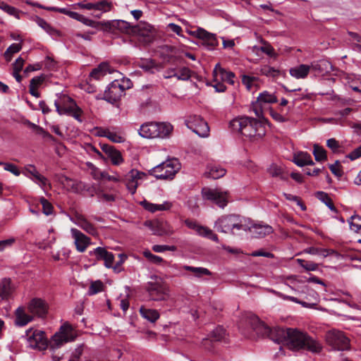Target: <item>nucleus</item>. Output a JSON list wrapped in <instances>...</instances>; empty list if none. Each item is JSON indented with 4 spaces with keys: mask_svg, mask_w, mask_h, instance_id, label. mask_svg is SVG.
Masks as SVG:
<instances>
[{
    "mask_svg": "<svg viewBox=\"0 0 361 361\" xmlns=\"http://www.w3.org/2000/svg\"><path fill=\"white\" fill-rule=\"evenodd\" d=\"M230 126L233 130L250 138H261L265 135V129L262 123L257 119L248 116L233 119L230 122Z\"/></svg>",
    "mask_w": 361,
    "mask_h": 361,
    "instance_id": "f03ea898",
    "label": "nucleus"
},
{
    "mask_svg": "<svg viewBox=\"0 0 361 361\" xmlns=\"http://www.w3.org/2000/svg\"><path fill=\"white\" fill-rule=\"evenodd\" d=\"M276 334L277 338H275V343H282L291 350H306L313 353H319L322 349L318 341L297 329L281 328Z\"/></svg>",
    "mask_w": 361,
    "mask_h": 361,
    "instance_id": "f257e3e1",
    "label": "nucleus"
},
{
    "mask_svg": "<svg viewBox=\"0 0 361 361\" xmlns=\"http://www.w3.org/2000/svg\"><path fill=\"white\" fill-rule=\"evenodd\" d=\"M34 320L33 315L26 312L24 307H18L15 311V324L24 326Z\"/></svg>",
    "mask_w": 361,
    "mask_h": 361,
    "instance_id": "393cba45",
    "label": "nucleus"
},
{
    "mask_svg": "<svg viewBox=\"0 0 361 361\" xmlns=\"http://www.w3.org/2000/svg\"><path fill=\"white\" fill-rule=\"evenodd\" d=\"M74 340L72 327L68 324L61 326L59 330L54 334L50 341L51 348H59L64 343Z\"/></svg>",
    "mask_w": 361,
    "mask_h": 361,
    "instance_id": "9b49d317",
    "label": "nucleus"
},
{
    "mask_svg": "<svg viewBox=\"0 0 361 361\" xmlns=\"http://www.w3.org/2000/svg\"><path fill=\"white\" fill-rule=\"evenodd\" d=\"M45 77L44 75L35 76L31 79L29 87L38 88L44 81Z\"/></svg>",
    "mask_w": 361,
    "mask_h": 361,
    "instance_id": "680f3d73",
    "label": "nucleus"
},
{
    "mask_svg": "<svg viewBox=\"0 0 361 361\" xmlns=\"http://www.w3.org/2000/svg\"><path fill=\"white\" fill-rule=\"evenodd\" d=\"M56 111L59 115L66 114L76 108L77 104L66 94H61L59 100L54 102Z\"/></svg>",
    "mask_w": 361,
    "mask_h": 361,
    "instance_id": "a211bd4d",
    "label": "nucleus"
},
{
    "mask_svg": "<svg viewBox=\"0 0 361 361\" xmlns=\"http://www.w3.org/2000/svg\"><path fill=\"white\" fill-rule=\"evenodd\" d=\"M16 242L14 238H10L6 240H0V252H3L5 249L11 247Z\"/></svg>",
    "mask_w": 361,
    "mask_h": 361,
    "instance_id": "0e129e2a",
    "label": "nucleus"
},
{
    "mask_svg": "<svg viewBox=\"0 0 361 361\" xmlns=\"http://www.w3.org/2000/svg\"><path fill=\"white\" fill-rule=\"evenodd\" d=\"M109 65L106 63H102L91 71L90 77L99 80L106 74Z\"/></svg>",
    "mask_w": 361,
    "mask_h": 361,
    "instance_id": "c9c22d12",
    "label": "nucleus"
},
{
    "mask_svg": "<svg viewBox=\"0 0 361 361\" xmlns=\"http://www.w3.org/2000/svg\"><path fill=\"white\" fill-rule=\"evenodd\" d=\"M278 98L274 93L264 90L260 92L255 102H252V109L258 118L263 116V109L266 105L275 104Z\"/></svg>",
    "mask_w": 361,
    "mask_h": 361,
    "instance_id": "9d476101",
    "label": "nucleus"
},
{
    "mask_svg": "<svg viewBox=\"0 0 361 361\" xmlns=\"http://www.w3.org/2000/svg\"><path fill=\"white\" fill-rule=\"evenodd\" d=\"M36 23L45 30L49 35L51 36H57L59 35V31L54 28L50 24H49L45 20L38 16H36Z\"/></svg>",
    "mask_w": 361,
    "mask_h": 361,
    "instance_id": "e433bc0d",
    "label": "nucleus"
},
{
    "mask_svg": "<svg viewBox=\"0 0 361 361\" xmlns=\"http://www.w3.org/2000/svg\"><path fill=\"white\" fill-rule=\"evenodd\" d=\"M30 331H27L30 332ZM27 339L28 344L32 348H37L40 350H45L48 347V340L45 337V334L42 331L36 330L29 335Z\"/></svg>",
    "mask_w": 361,
    "mask_h": 361,
    "instance_id": "6ab92c4d",
    "label": "nucleus"
},
{
    "mask_svg": "<svg viewBox=\"0 0 361 361\" xmlns=\"http://www.w3.org/2000/svg\"><path fill=\"white\" fill-rule=\"evenodd\" d=\"M315 196L324 204H325L332 212L335 213L338 212L337 209L333 203L332 199L326 192L323 191H318L316 192Z\"/></svg>",
    "mask_w": 361,
    "mask_h": 361,
    "instance_id": "f704fd0d",
    "label": "nucleus"
},
{
    "mask_svg": "<svg viewBox=\"0 0 361 361\" xmlns=\"http://www.w3.org/2000/svg\"><path fill=\"white\" fill-rule=\"evenodd\" d=\"M25 3L27 4V5L35 6V7H37L39 8L47 10V11H56V12H59L60 13L65 14V15L69 16L70 18L75 19L80 22L82 21V20L84 17L83 15L80 14L75 11H69L66 8H57V7H54V6H45L44 5H42L39 3H37V2H32L31 0H25Z\"/></svg>",
    "mask_w": 361,
    "mask_h": 361,
    "instance_id": "f3484780",
    "label": "nucleus"
},
{
    "mask_svg": "<svg viewBox=\"0 0 361 361\" xmlns=\"http://www.w3.org/2000/svg\"><path fill=\"white\" fill-rule=\"evenodd\" d=\"M125 87L120 82L117 80L111 82L102 95H98L97 99H104L107 102L114 104H116L121 97L124 94Z\"/></svg>",
    "mask_w": 361,
    "mask_h": 361,
    "instance_id": "6e6552de",
    "label": "nucleus"
},
{
    "mask_svg": "<svg viewBox=\"0 0 361 361\" xmlns=\"http://www.w3.org/2000/svg\"><path fill=\"white\" fill-rule=\"evenodd\" d=\"M329 169L331 173L336 176L340 178L343 176V171L341 169V165L338 160H336L335 164L329 165Z\"/></svg>",
    "mask_w": 361,
    "mask_h": 361,
    "instance_id": "052dcab7",
    "label": "nucleus"
},
{
    "mask_svg": "<svg viewBox=\"0 0 361 361\" xmlns=\"http://www.w3.org/2000/svg\"><path fill=\"white\" fill-rule=\"evenodd\" d=\"M247 226L248 228L244 231H249L253 238H262L274 232L273 228L268 224H252L250 219H247Z\"/></svg>",
    "mask_w": 361,
    "mask_h": 361,
    "instance_id": "dca6fc26",
    "label": "nucleus"
},
{
    "mask_svg": "<svg viewBox=\"0 0 361 361\" xmlns=\"http://www.w3.org/2000/svg\"><path fill=\"white\" fill-rule=\"evenodd\" d=\"M259 72L262 75L267 77L275 78L279 75L280 71L268 65L261 66Z\"/></svg>",
    "mask_w": 361,
    "mask_h": 361,
    "instance_id": "79ce46f5",
    "label": "nucleus"
},
{
    "mask_svg": "<svg viewBox=\"0 0 361 361\" xmlns=\"http://www.w3.org/2000/svg\"><path fill=\"white\" fill-rule=\"evenodd\" d=\"M29 313L33 315V318L44 319L48 314L49 306L47 302L38 298H32L27 305Z\"/></svg>",
    "mask_w": 361,
    "mask_h": 361,
    "instance_id": "4468645a",
    "label": "nucleus"
},
{
    "mask_svg": "<svg viewBox=\"0 0 361 361\" xmlns=\"http://www.w3.org/2000/svg\"><path fill=\"white\" fill-rule=\"evenodd\" d=\"M143 255L149 260V262L154 264H161L164 262L162 257L152 254L149 250L144 251Z\"/></svg>",
    "mask_w": 361,
    "mask_h": 361,
    "instance_id": "864d4df0",
    "label": "nucleus"
},
{
    "mask_svg": "<svg viewBox=\"0 0 361 361\" xmlns=\"http://www.w3.org/2000/svg\"><path fill=\"white\" fill-rule=\"evenodd\" d=\"M248 322L258 336L262 338L267 337L274 342H275V338H277L276 332L281 329L279 326L270 328L263 322L260 321L259 317L255 315L250 316Z\"/></svg>",
    "mask_w": 361,
    "mask_h": 361,
    "instance_id": "0eeeda50",
    "label": "nucleus"
},
{
    "mask_svg": "<svg viewBox=\"0 0 361 361\" xmlns=\"http://www.w3.org/2000/svg\"><path fill=\"white\" fill-rule=\"evenodd\" d=\"M326 343L335 350H346L350 348V340L343 332L330 331L326 336Z\"/></svg>",
    "mask_w": 361,
    "mask_h": 361,
    "instance_id": "1a4fd4ad",
    "label": "nucleus"
},
{
    "mask_svg": "<svg viewBox=\"0 0 361 361\" xmlns=\"http://www.w3.org/2000/svg\"><path fill=\"white\" fill-rule=\"evenodd\" d=\"M200 231H202L201 236L207 238L216 243L219 242V238L216 234H215L210 228L208 227L200 228Z\"/></svg>",
    "mask_w": 361,
    "mask_h": 361,
    "instance_id": "5fc2aeb1",
    "label": "nucleus"
},
{
    "mask_svg": "<svg viewBox=\"0 0 361 361\" xmlns=\"http://www.w3.org/2000/svg\"><path fill=\"white\" fill-rule=\"evenodd\" d=\"M173 130V126L169 123L147 122L143 123L139 129V135L147 139L168 137Z\"/></svg>",
    "mask_w": 361,
    "mask_h": 361,
    "instance_id": "39448f33",
    "label": "nucleus"
},
{
    "mask_svg": "<svg viewBox=\"0 0 361 361\" xmlns=\"http://www.w3.org/2000/svg\"><path fill=\"white\" fill-rule=\"evenodd\" d=\"M269 114L276 121L280 123H283L286 121V119L284 116H283L280 113L277 112L276 111L274 110L271 108H269Z\"/></svg>",
    "mask_w": 361,
    "mask_h": 361,
    "instance_id": "69168bd1",
    "label": "nucleus"
},
{
    "mask_svg": "<svg viewBox=\"0 0 361 361\" xmlns=\"http://www.w3.org/2000/svg\"><path fill=\"white\" fill-rule=\"evenodd\" d=\"M310 66V69L318 74L325 75L333 70L331 62L326 59H321L313 61Z\"/></svg>",
    "mask_w": 361,
    "mask_h": 361,
    "instance_id": "bb28decb",
    "label": "nucleus"
},
{
    "mask_svg": "<svg viewBox=\"0 0 361 361\" xmlns=\"http://www.w3.org/2000/svg\"><path fill=\"white\" fill-rule=\"evenodd\" d=\"M145 173L136 169L130 170L125 176L126 185L128 191L132 194L136 192L137 188V180L141 179Z\"/></svg>",
    "mask_w": 361,
    "mask_h": 361,
    "instance_id": "412c9836",
    "label": "nucleus"
},
{
    "mask_svg": "<svg viewBox=\"0 0 361 361\" xmlns=\"http://www.w3.org/2000/svg\"><path fill=\"white\" fill-rule=\"evenodd\" d=\"M100 147L104 154L96 148L94 151L103 159H109L113 165L118 166L123 162V158L119 150L115 147L108 144H100Z\"/></svg>",
    "mask_w": 361,
    "mask_h": 361,
    "instance_id": "ddd939ff",
    "label": "nucleus"
},
{
    "mask_svg": "<svg viewBox=\"0 0 361 361\" xmlns=\"http://www.w3.org/2000/svg\"><path fill=\"white\" fill-rule=\"evenodd\" d=\"M350 228L355 233H360L361 231V216L353 215L348 220Z\"/></svg>",
    "mask_w": 361,
    "mask_h": 361,
    "instance_id": "a19ab883",
    "label": "nucleus"
},
{
    "mask_svg": "<svg viewBox=\"0 0 361 361\" xmlns=\"http://www.w3.org/2000/svg\"><path fill=\"white\" fill-rule=\"evenodd\" d=\"M140 313L143 318L152 323L155 322L160 317V314L157 310L147 309L144 307H140Z\"/></svg>",
    "mask_w": 361,
    "mask_h": 361,
    "instance_id": "72a5a7b5",
    "label": "nucleus"
},
{
    "mask_svg": "<svg viewBox=\"0 0 361 361\" xmlns=\"http://www.w3.org/2000/svg\"><path fill=\"white\" fill-rule=\"evenodd\" d=\"M298 264L307 271H316L318 269V264L313 262H307L302 259H297Z\"/></svg>",
    "mask_w": 361,
    "mask_h": 361,
    "instance_id": "3c124183",
    "label": "nucleus"
},
{
    "mask_svg": "<svg viewBox=\"0 0 361 361\" xmlns=\"http://www.w3.org/2000/svg\"><path fill=\"white\" fill-rule=\"evenodd\" d=\"M22 49V45L19 43H13L10 45L4 53V57L7 61H11L13 54L19 52Z\"/></svg>",
    "mask_w": 361,
    "mask_h": 361,
    "instance_id": "37998d69",
    "label": "nucleus"
},
{
    "mask_svg": "<svg viewBox=\"0 0 361 361\" xmlns=\"http://www.w3.org/2000/svg\"><path fill=\"white\" fill-rule=\"evenodd\" d=\"M258 80V78L255 76H250L247 75H242V83L248 90H252V87L255 85Z\"/></svg>",
    "mask_w": 361,
    "mask_h": 361,
    "instance_id": "8fccbe9b",
    "label": "nucleus"
},
{
    "mask_svg": "<svg viewBox=\"0 0 361 361\" xmlns=\"http://www.w3.org/2000/svg\"><path fill=\"white\" fill-rule=\"evenodd\" d=\"M226 169L219 166H213L209 171V177L214 179H218L223 177L226 174Z\"/></svg>",
    "mask_w": 361,
    "mask_h": 361,
    "instance_id": "49530a36",
    "label": "nucleus"
},
{
    "mask_svg": "<svg viewBox=\"0 0 361 361\" xmlns=\"http://www.w3.org/2000/svg\"><path fill=\"white\" fill-rule=\"evenodd\" d=\"M293 161L297 166L302 167L306 165H314L311 155L307 152H300L295 154L293 157Z\"/></svg>",
    "mask_w": 361,
    "mask_h": 361,
    "instance_id": "7c9ffc66",
    "label": "nucleus"
},
{
    "mask_svg": "<svg viewBox=\"0 0 361 361\" xmlns=\"http://www.w3.org/2000/svg\"><path fill=\"white\" fill-rule=\"evenodd\" d=\"M226 336V329L221 326H217L211 333L212 339L215 341H221L225 339Z\"/></svg>",
    "mask_w": 361,
    "mask_h": 361,
    "instance_id": "c03bdc74",
    "label": "nucleus"
},
{
    "mask_svg": "<svg viewBox=\"0 0 361 361\" xmlns=\"http://www.w3.org/2000/svg\"><path fill=\"white\" fill-rule=\"evenodd\" d=\"M213 74L214 77H220L221 80L227 82L231 85L234 84L233 78H235V74L231 71H227L222 68L219 63L216 65Z\"/></svg>",
    "mask_w": 361,
    "mask_h": 361,
    "instance_id": "c756f323",
    "label": "nucleus"
},
{
    "mask_svg": "<svg viewBox=\"0 0 361 361\" xmlns=\"http://www.w3.org/2000/svg\"><path fill=\"white\" fill-rule=\"evenodd\" d=\"M138 66L145 71L152 72V69L156 67V63L151 59H141L138 63Z\"/></svg>",
    "mask_w": 361,
    "mask_h": 361,
    "instance_id": "de8ad7c7",
    "label": "nucleus"
},
{
    "mask_svg": "<svg viewBox=\"0 0 361 361\" xmlns=\"http://www.w3.org/2000/svg\"><path fill=\"white\" fill-rule=\"evenodd\" d=\"M71 233L74 239L77 250L80 252H85L87 246L90 244V238L77 228H71Z\"/></svg>",
    "mask_w": 361,
    "mask_h": 361,
    "instance_id": "4be33fe9",
    "label": "nucleus"
},
{
    "mask_svg": "<svg viewBox=\"0 0 361 361\" xmlns=\"http://www.w3.org/2000/svg\"><path fill=\"white\" fill-rule=\"evenodd\" d=\"M89 255L90 256H95L97 261L103 260L106 267L114 268V255L112 252L107 251L106 248L97 247L90 251Z\"/></svg>",
    "mask_w": 361,
    "mask_h": 361,
    "instance_id": "aec40b11",
    "label": "nucleus"
},
{
    "mask_svg": "<svg viewBox=\"0 0 361 361\" xmlns=\"http://www.w3.org/2000/svg\"><path fill=\"white\" fill-rule=\"evenodd\" d=\"M184 270L190 271L194 274V275L197 277H201L204 275L211 276L212 272L207 268L204 267H195L188 265H185L183 267Z\"/></svg>",
    "mask_w": 361,
    "mask_h": 361,
    "instance_id": "58836bf2",
    "label": "nucleus"
},
{
    "mask_svg": "<svg viewBox=\"0 0 361 361\" xmlns=\"http://www.w3.org/2000/svg\"><path fill=\"white\" fill-rule=\"evenodd\" d=\"M268 172L272 177H279L281 180L288 179V176L285 173L282 167L276 164H273L269 166Z\"/></svg>",
    "mask_w": 361,
    "mask_h": 361,
    "instance_id": "4c0bfd02",
    "label": "nucleus"
},
{
    "mask_svg": "<svg viewBox=\"0 0 361 361\" xmlns=\"http://www.w3.org/2000/svg\"><path fill=\"white\" fill-rule=\"evenodd\" d=\"M180 169V164L176 159H168L149 171L151 176L157 179H173Z\"/></svg>",
    "mask_w": 361,
    "mask_h": 361,
    "instance_id": "423d86ee",
    "label": "nucleus"
},
{
    "mask_svg": "<svg viewBox=\"0 0 361 361\" xmlns=\"http://www.w3.org/2000/svg\"><path fill=\"white\" fill-rule=\"evenodd\" d=\"M103 283L101 281H95L94 282H92L89 290H88V294L92 295L97 294L103 290Z\"/></svg>",
    "mask_w": 361,
    "mask_h": 361,
    "instance_id": "603ef678",
    "label": "nucleus"
},
{
    "mask_svg": "<svg viewBox=\"0 0 361 361\" xmlns=\"http://www.w3.org/2000/svg\"><path fill=\"white\" fill-rule=\"evenodd\" d=\"M73 223L83 229L87 233L95 235L97 234V231L92 224L81 214H76L73 220Z\"/></svg>",
    "mask_w": 361,
    "mask_h": 361,
    "instance_id": "a878e982",
    "label": "nucleus"
},
{
    "mask_svg": "<svg viewBox=\"0 0 361 361\" xmlns=\"http://www.w3.org/2000/svg\"><path fill=\"white\" fill-rule=\"evenodd\" d=\"M152 32V27L147 23H140L139 25L133 26L132 33L142 37H149Z\"/></svg>",
    "mask_w": 361,
    "mask_h": 361,
    "instance_id": "473e14b6",
    "label": "nucleus"
},
{
    "mask_svg": "<svg viewBox=\"0 0 361 361\" xmlns=\"http://www.w3.org/2000/svg\"><path fill=\"white\" fill-rule=\"evenodd\" d=\"M105 137H107L113 142L121 143L124 142L125 139L118 134L117 133L112 132L109 130V132H106V134H104Z\"/></svg>",
    "mask_w": 361,
    "mask_h": 361,
    "instance_id": "4d7b16f0",
    "label": "nucleus"
},
{
    "mask_svg": "<svg viewBox=\"0 0 361 361\" xmlns=\"http://www.w3.org/2000/svg\"><path fill=\"white\" fill-rule=\"evenodd\" d=\"M185 224L189 228L195 230L197 232V233L199 234L200 235H201V233L202 232V231H200V228L205 227V226L199 225L195 221H192V220H190V219H186L185 221Z\"/></svg>",
    "mask_w": 361,
    "mask_h": 361,
    "instance_id": "bf43d9fd",
    "label": "nucleus"
},
{
    "mask_svg": "<svg viewBox=\"0 0 361 361\" xmlns=\"http://www.w3.org/2000/svg\"><path fill=\"white\" fill-rule=\"evenodd\" d=\"M197 37L202 40V44L208 49L212 50L218 45V40L214 34L210 33L203 28L197 30Z\"/></svg>",
    "mask_w": 361,
    "mask_h": 361,
    "instance_id": "b1692460",
    "label": "nucleus"
},
{
    "mask_svg": "<svg viewBox=\"0 0 361 361\" xmlns=\"http://www.w3.org/2000/svg\"><path fill=\"white\" fill-rule=\"evenodd\" d=\"M145 290L150 300L154 301L166 300L169 296V287L160 276L152 275L150 281L145 286Z\"/></svg>",
    "mask_w": 361,
    "mask_h": 361,
    "instance_id": "7ed1b4c3",
    "label": "nucleus"
},
{
    "mask_svg": "<svg viewBox=\"0 0 361 361\" xmlns=\"http://www.w3.org/2000/svg\"><path fill=\"white\" fill-rule=\"evenodd\" d=\"M4 168L5 171H9L15 176H18L20 174V170L13 164L5 162L4 165Z\"/></svg>",
    "mask_w": 361,
    "mask_h": 361,
    "instance_id": "e2e57ef3",
    "label": "nucleus"
},
{
    "mask_svg": "<svg viewBox=\"0 0 361 361\" xmlns=\"http://www.w3.org/2000/svg\"><path fill=\"white\" fill-rule=\"evenodd\" d=\"M186 126L192 132L202 137H207L209 134L207 123L197 115L190 116L185 121Z\"/></svg>",
    "mask_w": 361,
    "mask_h": 361,
    "instance_id": "f8f14e48",
    "label": "nucleus"
},
{
    "mask_svg": "<svg viewBox=\"0 0 361 361\" xmlns=\"http://www.w3.org/2000/svg\"><path fill=\"white\" fill-rule=\"evenodd\" d=\"M140 204L145 210L151 213H154L157 211H167L172 207V203L168 201L164 202L163 204H154L145 200L140 202Z\"/></svg>",
    "mask_w": 361,
    "mask_h": 361,
    "instance_id": "cd10ccee",
    "label": "nucleus"
},
{
    "mask_svg": "<svg viewBox=\"0 0 361 361\" xmlns=\"http://www.w3.org/2000/svg\"><path fill=\"white\" fill-rule=\"evenodd\" d=\"M25 63V59L20 56L13 63V71H21Z\"/></svg>",
    "mask_w": 361,
    "mask_h": 361,
    "instance_id": "774afa93",
    "label": "nucleus"
},
{
    "mask_svg": "<svg viewBox=\"0 0 361 361\" xmlns=\"http://www.w3.org/2000/svg\"><path fill=\"white\" fill-rule=\"evenodd\" d=\"M191 77V71L187 67H183L180 69L179 73H177L176 78L180 80H188Z\"/></svg>",
    "mask_w": 361,
    "mask_h": 361,
    "instance_id": "13d9d810",
    "label": "nucleus"
},
{
    "mask_svg": "<svg viewBox=\"0 0 361 361\" xmlns=\"http://www.w3.org/2000/svg\"><path fill=\"white\" fill-rule=\"evenodd\" d=\"M326 145L329 148H330L334 152H336L338 151V149L340 148V145H339V143L338 142L334 139V138H331V139H329L327 141H326Z\"/></svg>",
    "mask_w": 361,
    "mask_h": 361,
    "instance_id": "338daca9",
    "label": "nucleus"
},
{
    "mask_svg": "<svg viewBox=\"0 0 361 361\" xmlns=\"http://www.w3.org/2000/svg\"><path fill=\"white\" fill-rule=\"evenodd\" d=\"M310 71V66L305 64H301L298 66L291 68L289 71L291 76L300 79L307 76Z\"/></svg>",
    "mask_w": 361,
    "mask_h": 361,
    "instance_id": "2f4dec72",
    "label": "nucleus"
},
{
    "mask_svg": "<svg viewBox=\"0 0 361 361\" xmlns=\"http://www.w3.org/2000/svg\"><path fill=\"white\" fill-rule=\"evenodd\" d=\"M202 195L204 199L213 202L221 208L225 207L228 203L226 192L204 188L202 189Z\"/></svg>",
    "mask_w": 361,
    "mask_h": 361,
    "instance_id": "2eb2a0df",
    "label": "nucleus"
},
{
    "mask_svg": "<svg viewBox=\"0 0 361 361\" xmlns=\"http://www.w3.org/2000/svg\"><path fill=\"white\" fill-rule=\"evenodd\" d=\"M0 9L3 10L11 16H13L17 18H20V11L16 8L7 4L3 1H0Z\"/></svg>",
    "mask_w": 361,
    "mask_h": 361,
    "instance_id": "a18cd8bd",
    "label": "nucleus"
},
{
    "mask_svg": "<svg viewBox=\"0 0 361 361\" xmlns=\"http://www.w3.org/2000/svg\"><path fill=\"white\" fill-rule=\"evenodd\" d=\"M13 287L9 278H4L0 281V298L2 300H8L12 296Z\"/></svg>",
    "mask_w": 361,
    "mask_h": 361,
    "instance_id": "c85d7f7f",
    "label": "nucleus"
},
{
    "mask_svg": "<svg viewBox=\"0 0 361 361\" xmlns=\"http://www.w3.org/2000/svg\"><path fill=\"white\" fill-rule=\"evenodd\" d=\"M313 155L317 161H324L327 159L326 151L325 149L317 144L314 145Z\"/></svg>",
    "mask_w": 361,
    "mask_h": 361,
    "instance_id": "ea45409f",
    "label": "nucleus"
},
{
    "mask_svg": "<svg viewBox=\"0 0 361 361\" xmlns=\"http://www.w3.org/2000/svg\"><path fill=\"white\" fill-rule=\"evenodd\" d=\"M214 228L217 231L225 233H233L234 228L244 231L248 228L247 218L234 214L222 216L216 221Z\"/></svg>",
    "mask_w": 361,
    "mask_h": 361,
    "instance_id": "20e7f679",
    "label": "nucleus"
},
{
    "mask_svg": "<svg viewBox=\"0 0 361 361\" xmlns=\"http://www.w3.org/2000/svg\"><path fill=\"white\" fill-rule=\"evenodd\" d=\"M106 29L109 32L114 33L115 30H119L121 32L131 34L133 26L129 23L122 20H108L105 23Z\"/></svg>",
    "mask_w": 361,
    "mask_h": 361,
    "instance_id": "5701e85b",
    "label": "nucleus"
},
{
    "mask_svg": "<svg viewBox=\"0 0 361 361\" xmlns=\"http://www.w3.org/2000/svg\"><path fill=\"white\" fill-rule=\"evenodd\" d=\"M39 201L42 206V212L44 214L49 216L53 214L54 207L46 198L41 197Z\"/></svg>",
    "mask_w": 361,
    "mask_h": 361,
    "instance_id": "09e8293b",
    "label": "nucleus"
},
{
    "mask_svg": "<svg viewBox=\"0 0 361 361\" xmlns=\"http://www.w3.org/2000/svg\"><path fill=\"white\" fill-rule=\"evenodd\" d=\"M94 10L106 12L111 8V3L106 0L94 3Z\"/></svg>",
    "mask_w": 361,
    "mask_h": 361,
    "instance_id": "6e6d98bb",
    "label": "nucleus"
}]
</instances>
